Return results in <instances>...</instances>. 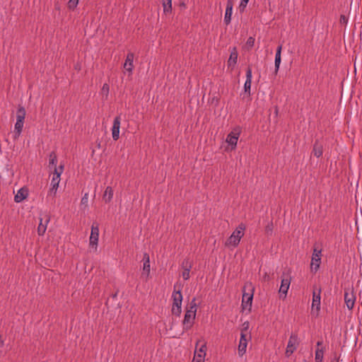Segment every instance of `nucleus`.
<instances>
[{"instance_id":"1","label":"nucleus","mask_w":362,"mask_h":362,"mask_svg":"<svg viewBox=\"0 0 362 362\" xmlns=\"http://www.w3.org/2000/svg\"><path fill=\"white\" fill-rule=\"evenodd\" d=\"M197 309V305L196 303V298H194L190 302L189 307L187 308V310L185 314L184 320L182 321L184 330L187 331L192 327L195 320Z\"/></svg>"},{"instance_id":"2","label":"nucleus","mask_w":362,"mask_h":362,"mask_svg":"<svg viewBox=\"0 0 362 362\" xmlns=\"http://www.w3.org/2000/svg\"><path fill=\"white\" fill-rule=\"evenodd\" d=\"M177 285L174 286V291L172 295L173 300L172 313L176 316H180L182 312L181 305L182 302V294L180 289L176 290Z\"/></svg>"},{"instance_id":"3","label":"nucleus","mask_w":362,"mask_h":362,"mask_svg":"<svg viewBox=\"0 0 362 362\" xmlns=\"http://www.w3.org/2000/svg\"><path fill=\"white\" fill-rule=\"evenodd\" d=\"M356 298L354 294V288L353 285H351V287L344 288V302L349 310L353 309Z\"/></svg>"},{"instance_id":"4","label":"nucleus","mask_w":362,"mask_h":362,"mask_svg":"<svg viewBox=\"0 0 362 362\" xmlns=\"http://www.w3.org/2000/svg\"><path fill=\"white\" fill-rule=\"evenodd\" d=\"M25 117V110L21 106L18 105L17 112H16V122L15 124V130L18 134H20L22 132L24 119Z\"/></svg>"},{"instance_id":"5","label":"nucleus","mask_w":362,"mask_h":362,"mask_svg":"<svg viewBox=\"0 0 362 362\" xmlns=\"http://www.w3.org/2000/svg\"><path fill=\"white\" fill-rule=\"evenodd\" d=\"M64 170V165H59V169H55V173H53V177L51 181V188L49 189V193L56 194L57 188L59 187V183L60 181V175Z\"/></svg>"},{"instance_id":"6","label":"nucleus","mask_w":362,"mask_h":362,"mask_svg":"<svg viewBox=\"0 0 362 362\" xmlns=\"http://www.w3.org/2000/svg\"><path fill=\"white\" fill-rule=\"evenodd\" d=\"M240 132V128L236 127L228 134L226 141L230 146L231 150L235 149Z\"/></svg>"},{"instance_id":"7","label":"nucleus","mask_w":362,"mask_h":362,"mask_svg":"<svg viewBox=\"0 0 362 362\" xmlns=\"http://www.w3.org/2000/svg\"><path fill=\"white\" fill-rule=\"evenodd\" d=\"M298 344L299 341L297 334L291 333L285 352V354L287 357L290 356L294 352V351L297 349Z\"/></svg>"},{"instance_id":"8","label":"nucleus","mask_w":362,"mask_h":362,"mask_svg":"<svg viewBox=\"0 0 362 362\" xmlns=\"http://www.w3.org/2000/svg\"><path fill=\"white\" fill-rule=\"evenodd\" d=\"M321 288H317L316 286H313V302H312V312L315 309L317 312V315H318V312L320 310V296Z\"/></svg>"},{"instance_id":"9","label":"nucleus","mask_w":362,"mask_h":362,"mask_svg":"<svg viewBox=\"0 0 362 362\" xmlns=\"http://www.w3.org/2000/svg\"><path fill=\"white\" fill-rule=\"evenodd\" d=\"M99 237V223L93 222L91 226V232L90 235V245L91 247L97 246Z\"/></svg>"},{"instance_id":"10","label":"nucleus","mask_w":362,"mask_h":362,"mask_svg":"<svg viewBox=\"0 0 362 362\" xmlns=\"http://www.w3.org/2000/svg\"><path fill=\"white\" fill-rule=\"evenodd\" d=\"M253 291L254 288H252L251 293H245V290L243 291V299H242V309L245 310L248 308L249 312L251 310L252 303L253 299Z\"/></svg>"},{"instance_id":"11","label":"nucleus","mask_w":362,"mask_h":362,"mask_svg":"<svg viewBox=\"0 0 362 362\" xmlns=\"http://www.w3.org/2000/svg\"><path fill=\"white\" fill-rule=\"evenodd\" d=\"M291 284V279L288 278H282L281 286L279 290V298L284 300L286 297L288 290Z\"/></svg>"},{"instance_id":"12","label":"nucleus","mask_w":362,"mask_h":362,"mask_svg":"<svg viewBox=\"0 0 362 362\" xmlns=\"http://www.w3.org/2000/svg\"><path fill=\"white\" fill-rule=\"evenodd\" d=\"M121 117L120 115L117 116L113 121L112 128V135L114 141H117L119 138V128H120Z\"/></svg>"},{"instance_id":"13","label":"nucleus","mask_w":362,"mask_h":362,"mask_svg":"<svg viewBox=\"0 0 362 362\" xmlns=\"http://www.w3.org/2000/svg\"><path fill=\"white\" fill-rule=\"evenodd\" d=\"M143 272L141 274L142 276H145L147 279L150 274V259H149V255L148 253L145 252L144 254L143 257Z\"/></svg>"},{"instance_id":"14","label":"nucleus","mask_w":362,"mask_h":362,"mask_svg":"<svg viewBox=\"0 0 362 362\" xmlns=\"http://www.w3.org/2000/svg\"><path fill=\"white\" fill-rule=\"evenodd\" d=\"M251 83H252V69L250 66H248L246 70V80L244 84V90L248 95H250V90H251Z\"/></svg>"},{"instance_id":"15","label":"nucleus","mask_w":362,"mask_h":362,"mask_svg":"<svg viewBox=\"0 0 362 362\" xmlns=\"http://www.w3.org/2000/svg\"><path fill=\"white\" fill-rule=\"evenodd\" d=\"M233 7V0H228L227 4H226L225 16H224V22L226 25H229L231 21Z\"/></svg>"},{"instance_id":"16","label":"nucleus","mask_w":362,"mask_h":362,"mask_svg":"<svg viewBox=\"0 0 362 362\" xmlns=\"http://www.w3.org/2000/svg\"><path fill=\"white\" fill-rule=\"evenodd\" d=\"M134 58V54L133 52L127 53L126 60L124 64V69H126L129 73L132 72V70L134 68V65H133Z\"/></svg>"},{"instance_id":"17","label":"nucleus","mask_w":362,"mask_h":362,"mask_svg":"<svg viewBox=\"0 0 362 362\" xmlns=\"http://www.w3.org/2000/svg\"><path fill=\"white\" fill-rule=\"evenodd\" d=\"M238 55V54L236 47H233L227 62L228 67H231L232 69L234 68L237 63Z\"/></svg>"},{"instance_id":"18","label":"nucleus","mask_w":362,"mask_h":362,"mask_svg":"<svg viewBox=\"0 0 362 362\" xmlns=\"http://www.w3.org/2000/svg\"><path fill=\"white\" fill-rule=\"evenodd\" d=\"M312 153L317 158L320 157L323 153V146L317 139L313 144Z\"/></svg>"},{"instance_id":"19","label":"nucleus","mask_w":362,"mask_h":362,"mask_svg":"<svg viewBox=\"0 0 362 362\" xmlns=\"http://www.w3.org/2000/svg\"><path fill=\"white\" fill-rule=\"evenodd\" d=\"M281 50H282V45H280L277 47V49H276V55H275V61H274V64H275V74H276L279 71V66H280V64H281Z\"/></svg>"},{"instance_id":"20","label":"nucleus","mask_w":362,"mask_h":362,"mask_svg":"<svg viewBox=\"0 0 362 362\" xmlns=\"http://www.w3.org/2000/svg\"><path fill=\"white\" fill-rule=\"evenodd\" d=\"M28 189L23 187V188H21L17 194L15 195L14 197V201L17 203H19L21 202H22L23 200H24L27 197H28Z\"/></svg>"},{"instance_id":"21","label":"nucleus","mask_w":362,"mask_h":362,"mask_svg":"<svg viewBox=\"0 0 362 362\" xmlns=\"http://www.w3.org/2000/svg\"><path fill=\"white\" fill-rule=\"evenodd\" d=\"M49 168L50 169L53 168V170H54L53 173H55V169H59V166L58 168L57 167V155L54 151H52L49 153Z\"/></svg>"},{"instance_id":"22","label":"nucleus","mask_w":362,"mask_h":362,"mask_svg":"<svg viewBox=\"0 0 362 362\" xmlns=\"http://www.w3.org/2000/svg\"><path fill=\"white\" fill-rule=\"evenodd\" d=\"M114 191L111 187H107L103 196V199L105 203H110L113 197Z\"/></svg>"},{"instance_id":"23","label":"nucleus","mask_w":362,"mask_h":362,"mask_svg":"<svg viewBox=\"0 0 362 362\" xmlns=\"http://www.w3.org/2000/svg\"><path fill=\"white\" fill-rule=\"evenodd\" d=\"M246 228L245 225L243 223H240L236 229L233 231V234H234L238 239H241L244 235V231Z\"/></svg>"},{"instance_id":"24","label":"nucleus","mask_w":362,"mask_h":362,"mask_svg":"<svg viewBox=\"0 0 362 362\" xmlns=\"http://www.w3.org/2000/svg\"><path fill=\"white\" fill-rule=\"evenodd\" d=\"M240 240L238 239L234 234H231V235L228 238L226 242V246H233L237 247L240 243Z\"/></svg>"},{"instance_id":"25","label":"nucleus","mask_w":362,"mask_h":362,"mask_svg":"<svg viewBox=\"0 0 362 362\" xmlns=\"http://www.w3.org/2000/svg\"><path fill=\"white\" fill-rule=\"evenodd\" d=\"M320 264L321 258L312 257L310 264L311 271L314 272L315 273L317 272L320 268Z\"/></svg>"},{"instance_id":"26","label":"nucleus","mask_w":362,"mask_h":362,"mask_svg":"<svg viewBox=\"0 0 362 362\" xmlns=\"http://www.w3.org/2000/svg\"><path fill=\"white\" fill-rule=\"evenodd\" d=\"M163 12L167 14L172 11V0H162Z\"/></svg>"},{"instance_id":"27","label":"nucleus","mask_w":362,"mask_h":362,"mask_svg":"<svg viewBox=\"0 0 362 362\" xmlns=\"http://www.w3.org/2000/svg\"><path fill=\"white\" fill-rule=\"evenodd\" d=\"M42 219H40V223L37 228V233L39 235H43L46 231L47 229V223L49 222V219L46 220V223L43 224L42 223Z\"/></svg>"},{"instance_id":"28","label":"nucleus","mask_w":362,"mask_h":362,"mask_svg":"<svg viewBox=\"0 0 362 362\" xmlns=\"http://www.w3.org/2000/svg\"><path fill=\"white\" fill-rule=\"evenodd\" d=\"M247 341H240L238 346V354L242 356L246 352Z\"/></svg>"},{"instance_id":"29","label":"nucleus","mask_w":362,"mask_h":362,"mask_svg":"<svg viewBox=\"0 0 362 362\" xmlns=\"http://www.w3.org/2000/svg\"><path fill=\"white\" fill-rule=\"evenodd\" d=\"M323 359V350L317 349L315 351V362H322Z\"/></svg>"},{"instance_id":"30","label":"nucleus","mask_w":362,"mask_h":362,"mask_svg":"<svg viewBox=\"0 0 362 362\" xmlns=\"http://www.w3.org/2000/svg\"><path fill=\"white\" fill-rule=\"evenodd\" d=\"M182 267L184 270H190L192 269V263L188 259H185L182 262Z\"/></svg>"},{"instance_id":"31","label":"nucleus","mask_w":362,"mask_h":362,"mask_svg":"<svg viewBox=\"0 0 362 362\" xmlns=\"http://www.w3.org/2000/svg\"><path fill=\"white\" fill-rule=\"evenodd\" d=\"M192 362H204V357L202 354L195 352Z\"/></svg>"},{"instance_id":"32","label":"nucleus","mask_w":362,"mask_h":362,"mask_svg":"<svg viewBox=\"0 0 362 362\" xmlns=\"http://www.w3.org/2000/svg\"><path fill=\"white\" fill-rule=\"evenodd\" d=\"M78 0H69L68 2V8L70 10H74L78 5Z\"/></svg>"},{"instance_id":"33","label":"nucleus","mask_w":362,"mask_h":362,"mask_svg":"<svg viewBox=\"0 0 362 362\" xmlns=\"http://www.w3.org/2000/svg\"><path fill=\"white\" fill-rule=\"evenodd\" d=\"M249 0H241L240 4L239 5V10L240 13H243Z\"/></svg>"},{"instance_id":"34","label":"nucleus","mask_w":362,"mask_h":362,"mask_svg":"<svg viewBox=\"0 0 362 362\" xmlns=\"http://www.w3.org/2000/svg\"><path fill=\"white\" fill-rule=\"evenodd\" d=\"M272 232H273V223H272V221H271L265 227V233L269 235H272Z\"/></svg>"},{"instance_id":"35","label":"nucleus","mask_w":362,"mask_h":362,"mask_svg":"<svg viewBox=\"0 0 362 362\" xmlns=\"http://www.w3.org/2000/svg\"><path fill=\"white\" fill-rule=\"evenodd\" d=\"M206 346L205 344H203L201 345V346L199 347V351H198V353L197 354H201L204 356V357L206 355Z\"/></svg>"},{"instance_id":"36","label":"nucleus","mask_w":362,"mask_h":362,"mask_svg":"<svg viewBox=\"0 0 362 362\" xmlns=\"http://www.w3.org/2000/svg\"><path fill=\"white\" fill-rule=\"evenodd\" d=\"M110 90V86L107 83H104L102 87V93L107 96Z\"/></svg>"},{"instance_id":"37","label":"nucleus","mask_w":362,"mask_h":362,"mask_svg":"<svg viewBox=\"0 0 362 362\" xmlns=\"http://www.w3.org/2000/svg\"><path fill=\"white\" fill-rule=\"evenodd\" d=\"M255 44V38L252 37H250L247 38L246 45L249 46L250 47H252Z\"/></svg>"},{"instance_id":"38","label":"nucleus","mask_w":362,"mask_h":362,"mask_svg":"<svg viewBox=\"0 0 362 362\" xmlns=\"http://www.w3.org/2000/svg\"><path fill=\"white\" fill-rule=\"evenodd\" d=\"M313 254L322 255V249L320 248L317 244L314 245Z\"/></svg>"},{"instance_id":"39","label":"nucleus","mask_w":362,"mask_h":362,"mask_svg":"<svg viewBox=\"0 0 362 362\" xmlns=\"http://www.w3.org/2000/svg\"><path fill=\"white\" fill-rule=\"evenodd\" d=\"M189 272L190 270H184L182 272V276L185 280H187L189 279Z\"/></svg>"},{"instance_id":"40","label":"nucleus","mask_w":362,"mask_h":362,"mask_svg":"<svg viewBox=\"0 0 362 362\" xmlns=\"http://www.w3.org/2000/svg\"><path fill=\"white\" fill-rule=\"evenodd\" d=\"M339 22L341 24H346L348 22V18L344 15H341Z\"/></svg>"},{"instance_id":"41","label":"nucleus","mask_w":362,"mask_h":362,"mask_svg":"<svg viewBox=\"0 0 362 362\" xmlns=\"http://www.w3.org/2000/svg\"><path fill=\"white\" fill-rule=\"evenodd\" d=\"M249 322H245L243 324V328L241 329V332H243L245 333V332H247V329H249Z\"/></svg>"},{"instance_id":"42","label":"nucleus","mask_w":362,"mask_h":362,"mask_svg":"<svg viewBox=\"0 0 362 362\" xmlns=\"http://www.w3.org/2000/svg\"><path fill=\"white\" fill-rule=\"evenodd\" d=\"M88 199V193H86L81 199V204H87Z\"/></svg>"},{"instance_id":"43","label":"nucleus","mask_w":362,"mask_h":362,"mask_svg":"<svg viewBox=\"0 0 362 362\" xmlns=\"http://www.w3.org/2000/svg\"><path fill=\"white\" fill-rule=\"evenodd\" d=\"M246 337L247 334L243 332H241L240 341H247Z\"/></svg>"},{"instance_id":"44","label":"nucleus","mask_w":362,"mask_h":362,"mask_svg":"<svg viewBox=\"0 0 362 362\" xmlns=\"http://www.w3.org/2000/svg\"><path fill=\"white\" fill-rule=\"evenodd\" d=\"M263 278H264V281H267V280H269V275H268L267 274H265L264 275V277H263Z\"/></svg>"},{"instance_id":"45","label":"nucleus","mask_w":362,"mask_h":362,"mask_svg":"<svg viewBox=\"0 0 362 362\" xmlns=\"http://www.w3.org/2000/svg\"><path fill=\"white\" fill-rule=\"evenodd\" d=\"M4 346V340L1 338V335L0 334V347Z\"/></svg>"},{"instance_id":"46","label":"nucleus","mask_w":362,"mask_h":362,"mask_svg":"<svg viewBox=\"0 0 362 362\" xmlns=\"http://www.w3.org/2000/svg\"><path fill=\"white\" fill-rule=\"evenodd\" d=\"M321 255H322L313 254L312 257L321 258Z\"/></svg>"},{"instance_id":"47","label":"nucleus","mask_w":362,"mask_h":362,"mask_svg":"<svg viewBox=\"0 0 362 362\" xmlns=\"http://www.w3.org/2000/svg\"><path fill=\"white\" fill-rule=\"evenodd\" d=\"M331 362H339V358L337 357L336 355Z\"/></svg>"},{"instance_id":"48","label":"nucleus","mask_w":362,"mask_h":362,"mask_svg":"<svg viewBox=\"0 0 362 362\" xmlns=\"http://www.w3.org/2000/svg\"><path fill=\"white\" fill-rule=\"evenodd\" d=\"M322 341H319L317 342V346H322Z\"/></svg>"},{"instance_id":"49","label":"nucleus","mask_w":362,"mask_h":362,"mask_svg":"<svg viewBox=\"0 0 362 362\" xmlns=\"http://www.w3.org/2000/svg\"><path fill=\"white\" fill-rule=\"evenodd\" d=\"M275 114H276V115H278V108H277V107H275Z\"/></svg>"}]
</instances>
